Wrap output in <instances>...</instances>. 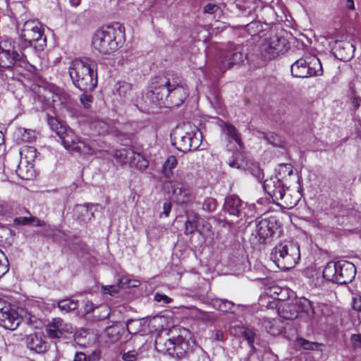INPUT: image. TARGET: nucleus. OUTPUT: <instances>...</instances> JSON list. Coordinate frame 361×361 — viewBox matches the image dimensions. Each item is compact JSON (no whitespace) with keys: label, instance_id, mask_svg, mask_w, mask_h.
<instances>
[{"label":"nucleus","instance_id":"obj_1","mask_svg":"<svg viewBox=\"0 0 361 361\" xmlns=\"http://www.w3.org/2000/svg\"><path fill=\"white\" fill-rule=\"evenodd\" d=\"M188 94L180 78L173 79L164 76L152 78L146 97L153 104L161 106L164 100L169 98L171 102L178 106L183 102Z\"/></svg>","mask_w":361,"mask_h":361},{"label":"nucleus","instance_id":"obj_2","mask_svg":"<svg viewBox=\"0 0 361 361\" xmlns=\"http://www.w3.org/2000/svg\"><path fill=\"white\" fill-rule=\"evenodd\" d=\"M97 64L90 58L75 59L69 67V75L74 85L85 92L92 91L97 85Z\"/></svg>","mask_w":361,"mask_h":361},{"label":"nucleus","instance_id":"obj_3","mask_svg":"<svg viewBox=\"0 0 361 361\" xmlns=\"http://www.w3.org/2000/svg\"><path fill=\"white\" fill-rule=\"evenodd\" d=\"M125 40L124 27L119 23L102 27L92 37V46L102 54L115 52Z\"/></svg>","mask_w":361,"mask_h":361},{"label":"nucleus","instance_id":"obj_4","mask_svg":"<svg viewBox=\"0 0 361 361\" xmlns=\"http://www.w3.org/2000/svg\"><path fill=\"white\" fill-rule=\"evenodd\" d=\"M20 39L18 49H22L24 51L27 48L32 47L36 51H41L47 47L44 28L37 20H29L25 22L20 32Z\"/></svg>","mask_w":361,"mask_h":361},{"label":"nucleus","instance_id":"obj_5","mask_svg":"<svg viewBox=\"0 0 361 361\" xmlns=\"http://www.w3.org/2000/svg\"><path fill=\"white\" fill-rule=\"evenodd\" d=\"M197 131V128L190 122L178 124L171 133L172 145L183 152L197 149L200 146Z\"/></svg>","mask_w":361,"mask_h":361},{"label":"nucleus","instance_id":"obj_6","mask_svg":"<svg viewBox=\"0 0 361 361\" xmlns=\"http://www.w3.org/2000/svg\"><path fill=\"white\" fill-rule=\"evenodd\" d=\"M271 259L281 269L293 268L300 259L298 244L293 241L280 243L272 250Z\"/></svg>","mask_w":361,"mask_h":361},{"label":"nucleus","instance_id":"obj_7","mask_svg":"<svg viewBox=\"0 0 361 361\" xmlns=\"http://www.w3.org/2000/svg\"><path fill=\"white\" fill-rule=\"evenodd\" d=\"M323 277L328 281L338 284H347L351 282L356 275L355 265L348 261L329 262L322 271Z\"/></svg>","mask_w":361,"mask_h":361},{"label":"nucleus","instance_id":"obj_8","mask_svg":"<svg viewBox=\"0 0 361 361\" xmlns=\"http://www.w3.org/2000/svg\"><path fill=\"white\" fill-rule=\"evenodd\" d=\"M252 228V235L259 243H267L280 228L275 216H259L249 224Z\"/></svg>","mask_w":361,"mask_h":361},{"label":"nucleus","instance_id":"obj_9","mask_svg":"<svg viewBox=\"0 0 361 361\" xmlns=\"http://www.w3.org/2000/svg\"><path fill=\"white\" fill-rule=\"evenodd\" d=\"M323 68L320 60L315 55H305L291 66V74L295 78H308L321 75Z\"/></svg>","mask_w":361,"mask_h":361},{"label":"nucleus","instance_id":"obj_10","mask_svg":"<svg viewBox=\"0 0 361 361\" xmlns=\"http://www.w3.org/2000/svg\"><path fill=\"white\" fill-rule=\"evenodd\" d=\"M66 137L64 142L66 145V149L80 154L94 155L98 152L106 149V144L102 141L90 140L85 142L78 135H71Z\"/></svg>","mask_w":361,"mask_h":361},{"label":"nucleus","instance_id":"obj_11","mask_svg":"<svg viewBox=\"0 0 361 361\" xmlns=\"http://www.w3.org/2000/svg\"><path fill=\"white\" fill-rule=\"evenodd\" d=\"M263 187L266 192L271 197L274 202L282 200L283 207L289 209L293 208L297 204L298 197L293 200L289 198V195L286 194V189L283 182L278 176L265 180Z\"/></svg>","mask_w":361,"mask_h":361},{"label":"nucleus","instance_id":"obj_12","mask_svg":"<svg viewBox=\"0 0 361 361\" xmlns=\"http://www.w3.org/2000/svg\"><path fill=\"white\" fill-rule=\"evenodd\" d=\"M243 49V47L240 44L230 43L219 56L217 63L219 71L224 73L234 65L242 63L245 58Z\"/></svg>","mask_w":361,"mask_h":361},{"label":"nucleus","instance_id":"obj_13","mask_svg":"<svg viewBox=\"0 0 361 361\" xmlns=\"http://www.w3.org/2000/svg\"><path fill=\"white\" fill-rule=\"evenodd\" d=\"M20 54L18 52L16 47H13V50L3 49L0 47V67L9 69L13 66H20L27 68L32 66L29 64L27 60V56L22 49H18Z\"/></svg>","mask_w":361,"mask_h":361},{"label":"nucleus","instance_id":"obj_14","mask_svg":"<svg viewBox=\"0 0 361 361\" xmlns=\"http://www.w3.org/2000/svg\"><path fill=\"white\" fill-rule=\"evenodd\" d=\"M287 44L286 38L274 35L265 39L262 46V54L266 59L271 60L284 52L287 49Z\"/></svg>","mask_w":361,"mask_h":361},{"label":"nucleus","instance_id":"obj_15","mask_svg":"<svg viewBox=\"0 0 361 361\" xmlns=\"http://www.w3.org/2000/svg\"><path fill=\"white\" fill-rule=\"evenodd\" d=\"M189 338H190V332L185 328L180 329L178 336L169 338V344L171 345V347L167 348L168 353L176 354L177 356L185 353L190 349Z\"/></svg>","mask_w":361,"mask_h":361},{"label":"nucleus","instance_id":"obj_16","mask_svg":"<svg viewBox=\"0 0 361 361\" xmlns=\"http://www.w3.org/2000/svg\"><path fill=\"white\" fill-rule=\"evenodd\" d=\"M0 325L6 329L15 330L21 322L17 312L10 305L0 302Z\"/></svg>","mask_w":361,"mask_h":361},{"label":"nucleus","instance_id":"obj_17","mask_svg":"<svg viewBox=\"0 0 361 361\" xmlns=\"http://www.w3.org/2000/svg\"><path fill=\"white\" fill-rule=\"evenodd\" d=\"M172 188L173 197L178 204H188L194 200L193 192L187 184L174 183L172 185Z\"/></svg>","mask_w":361,"mask_h":361},{"label":"nucleus","instance_id":"obj_18","mask_svg":"<svg viewBox=\"0 0 361 361\" xmlns=\"http://www.w3.org/2000/svg\"><path fill=\"white\" fill-rule=\"evenodd\" d=\"M47 122L51 130L54 131L61 140V144L66 149V145H65L64 140L68 136L75 135L74 133L69 130H67L66 125L58 118L48 115Z\"/></svg>","mask_w":361,"mask_h":361},{"label":"nucleus","instance_id":"obj_19","mask_svg":"<svg viewBox=\"0 0 361 361\" xmlns=\"http://www.w3.org/2000/svg\"><path fill=\"white\" fill-rule=\"evenodd\" d=\"M244 207L245 203L235 195L227 196L223 207L225 212L236 217L240 216Z\"/></svg>","mask_w":361,"mask_h":361},{"label":"nucleus","instance_id":"obj_20","mask_svg":"<svg viewBox=\"0 0 361 361\" xmlns=\"http://www.w3.org/2000/svg\"><path fill=\"white\" fill-rule=\"evenodd\" d=\"M70 325L64 323L61 319L54 318L47 326L46 331L50 338H59L63 333L70 331Z\"/></svg>","mask_w":361,"mask_h":361},{"label":"nucleus","instance_id":"obj_21","mask_svg":"<svg viewBox=\"0 0 361 361\" xmlns=\"http://www.w3.org/2000/svg\"><path fill=\"white\" fill-rule=\"evenodd\" d=\"M218 125L228 137L229 141H234L240 148H243V143L240 135L234 126L226 123L224 121H219Z\"/></svg>","mask_w":361,"mask_h":361},{"label":"nucleus","instance_id":"obj_22","mask_svg":"<svg viewBox=\"0 0 361 361\" xmlns=\"http://www.w3.org/2000/svg\"><path fill=\"white\" fill-rule=\"evenodd\" d=\"M27 347L36 353H43L47 351V344L37 334H30L26 338Z\"/></svg>","mask_w":361,"mask_h":361},{"label":"nucleus","instance_id":"obj_23","mask_svg":"<svg viewBox=\"0 0 361 361\" xmlns=\"http://www.w3.org/2000/svg\"><path fill=\"white\" fill-rule=\"evenodd\" d=\"M22 164L19 162V159L18 157H16L13 159V164L10 165L8 164L7 168L11 171H15L16 175L25 180H29L33 176V169L32 166L29 168L25 169L22 166Z\"/></svg>","mask_w":361,"mask_h":361},{"label":"nucleus","instance_id":"obj_24","mask_svg":"<svg viewBox=\"0 0 361 361\" xmlns=\"http://www.w3.org/2000/svg\"><path fill=\"white\" fill-rule=\"evenodd\" d=\"M336 49L338 54L341 56V59L343 61L350 59L353 56L355 50V45L348 41L337 42Z\"/></svg>","mask_w":361,"mask_h":361},{"label":"nucleus","instance_id":"obj_25","mask_svg":"<svg viewBox=\"0 0 361 361\" xmlns=\"http://www.w3.org/2000/svg\"><path fill=\"white\" fill-rule=\"evenodd\" d=\"M93 207L94 206L89 204L84 205L78 204L75 208V213L80 221L87 223L93 217Z\"/></svg>","mask_w":361,"mask_h":361},{"label":"nucleus","instance_id":"obj_26","mask_svg":"<svg viewBox=\"0 0 361 361\" xmlns=\"http://www.w3.org/2000/svg\"><path fill=\"white\" fill-rule=\"evenodd\" d=\"M25 213L28 214L29 216H18L13 219V224L16 226H42L43 222L41 220L30 214L29 210L26 209Z\"/></svg>","mask_w":361,"mask_h":361},{"label":"nucleus","instance_id":"obj_27","mask_svg":"<svg viewBox=\"0 0 361 361\" xmlns=\"http://www.w3.org/2000/svg\"><path fill=\"white\" fill-rule=\"evenodd\" d=\"M280 317L284 319L293 320L298 317V307L294 304H287L279 310Z\"/></svg>","mask_w":361,"mask_h":361},{"label":"nucleus","instance_id":"obj_28","mask_svg":"<svg viewBox=\"0 0 361 361\" xmlns=\"http://www.w3.org/2000/svg\"><path fill=\"white\" fill-rule=\"evenodd\" d=\"M132 89V84L125 81L118 82L114 87V94L119 96L122 99L126 100L130 97Z\"/></svg>","mask_w":361,"mask_h":361},{"label":"nucleus","instance_id":"obj_29","mask_svg":"<svg viewBox=\"0 0 361 361\" xmlns=\"http://www.w3.org/2000/svg\"><path fill=\"white\" fill-rule=\"evenodd\" d=\"M129 152L131 154L130 158L129 159V164L131 166H135L140 170L145 169L148 166V160L141 154L135 152L133 150V152Z\"/></svg>","mask_w":361,"mask_h":361},{"label":"nucleus","instance_id":"obj_30","mask_svg":"<svg viewBox=\"0 0 361 361\" xmlns=\"http://www.w3.org/2000/svg\"><path fill=\"white\" fill-rule=\"evenodd\" d=\"M209 304L215 309L221 312H231L235 305L233 302L225 299L214 298L212 299Z\"/></svg>","mask_w":361,"mask_h":361},{"label":"nucleus","instance_id":"obj_31","mask_svg":"<svg viewBox=\"0 0 361 361\" xmlns=\"http://www.w3.org/2000/svg\"><path fill=\"white\" fill-rule=\"evenodd\" d=\"M199 216L195 213H190L187 214V220L185 223V234H192L195 232L197 228Z\"/></svg>","mask_w":361,"mask_h":361},{"label":"nucleus","instance_id":"obj_32","mask_svg":"<svg viewBox=\"0 0 361 361\" xmlns=\"http://www.w3.org/2000/svg\"><path fill=\"white\" fill-rule=\"evenodd\" d=\"M78 300L71 298H65L58 302V307L61 312L66 313L75 310L78 308Z\"/></svg>","mask_w":361,"mask_h":361},{"label":"nucleus","instance_id":"obj_33","mask_svg":"<svg viewBox=\"0 0 361 361\" xmlns=\"http://www.w3.org/2000/svg\"><path fill=\"white\" fill-rule=\"evenodd\" d=\"M129 152H133V149L125 148L116 149L114 156L116 161L121 164L129 163V159L131 156Z\"/></svg>","mask_w":361,"mask_h":361},{"label":"nucleus","instance_id":"obj_34","mask_svg":"<svg viewBox=\"0 0 361 361\" xmlns=\"http://www.w3.org/2000/svg\"><path fill=\"white\" fill-rule=\"evenodd\" d=\"M178 161L175 156L171 155L169 157L163 165V173L164 175L169 177L171 173L172 169L176 167Z\"/></svg>","mask_w":361,"mask_h":361},{"label":"nucleus","instance_id":"obj_35","mask_svg":"<svg viewBox=\"0 0 361 361\" xmlns=\"http://www.w3.org/2000/svg\"><path fill=\"white\" fill-rule=\"evenodd\" d=\"M9 270V262L4 252L0 249V279Z\"/></svg>","mask_w":361,"mask_h":361},{"label":"nucleus","instance_id":"obj_36","mask_svg":"<svg viewBox=\"0 0 361 361\" xmlns=\"http://www.w3.org/2000/svg\"><path fill=\"white\" fill-rule=\"evenodd\" d=\"M293 173V166L290 164H281L278 168L279 178H283L286 176H290Z\"/></svg>","mask_w":361,"mask_h":361},{"label":"nucleus","instance_id":"obj_37","mask_svg":"<svg viewBox=\"0 0 361 361\" xmlns=\"http://www.w3.org/2000/svg\"><path fill=\"white\" fill-rule=\"evenodd\" d=\"M297 343L305 350H316L319 345L318 343L310 341L302 338H298Z\"/></svg>","mask_w":361,"mask_h":361},{"label":"nucleus","instance_id":"obj_38","mask_svg":"<svg viewBox=\"0 0 361 361\" xmlns=\"http://www.w3.org/2000/svg\"><path fill=\"white\" fill-rule=\"evenodd\" d=\"M217 207L216 200L213 197H207L202 203V209L207 212L215 211Z\"/></svg>","mask_w":361,"mask_h":361},{"label":"nucleus","instance_id":"obj_39","mask_svg":"<svg viewBox=\"0 0 361 361\" xmlns=\"http://www.w3.org/2000/svg\"><path fill=\"white\" fill-rule=\"evenodd\" d=\"M299 305L301 306L300 311L305 312L307 315H313L314 314L312 303L309 300L306 298L300 299Z\"/></svg>","mask_w":361,"mask_h":361},{"label":"nucleus","instance_id":"obj_40","mask_svg":"<svg viewBox=\"0 0 361 361\" xmlns=\"http://www.w3.org/2000/svg\"><path fill=\"white\" fill-rule=\"evenodd\" d=\"M127 330L131 334H136L141 329V322L139 320H128L127 322Z\"/></svg>","mask_w":361,"mask_h":361},{"label":"nucleus","instance_id":"obj_41","mask_svg":"<svg viewBox=\"0 0 361 361\" xmlns=\"http://www.w3.org/2000/svg\"><path fill=\"white\" fill-rule=\"evenodd\" d=\"M91 128H94L99 134H103L109 131V126L104 121L94 122L91 123Z\"/></svg>","mask_w":361,"mask_h":361},{"label":"nucleus","instance_id":"obj_42","mask_svg":"<svg viewBox=\"0 0 361 361\" xmlns=\"http://www.w3.org/2000/svg\"><path fill=\"white\" fill-rule=\"evenodd\" d=\"M140 357V354L135 350L123 351L122 353V359L124 361H135Z\"/></svg>","mask_w":361,"mask_h":361},{"label":"nucleus","instance_id":"obj_43","mask_svg":"<svg viewBox=\"0 0 361 361\" xmlns=\"http://www.w3.org/2000/svg\"><path fill=\"white\" fill-rule=\"evenodd\" d=\"M80 99L83 106L85 109H89L92 102V96L91 94H82Z\"/></svg>","mask_w":361,"mask_h":361},{"label":"nucleus","instance_id":"obj_44","mask_svg":"<svg viewBox=\"0 0 361 361\" xmlns=\"http://www.w3.org/2000/svg\"><path fill=\"white\" fill-rule=\"evenodd\" d=\"M243 335L248 343L252 345L255 341V333L253 330L245 329L243 331Z\"/></svg>","mask_w":361,"mask_h":361},{"label":"nucleus","instance_id":"obj_45","mask_svg":"<svg viewBox=\"0 0 361 361\" xmlns=\"http://www.w3.org/2000/svg\"><path fill=\"white\" fill-rule=\"evenodd\" d=\"M154 300L157 302H162L164 304H169L172 301V299L166 295L156 293L154 295Z\"/></svg>","mask_w":361,"mask_h":361},{"label":"nucleus","instance_id":"obj_46","mask_svg":"<svg viewBox=\"0 0 361 361\" xmlns=\"http://www.w3.org/2000/svg\"><path fill=\"white\" fill-rule=\"evenodd\" d=\"M352 307L355 311L361 312V295H357L353 298Z\"/></svg>","mask_w":361,"mask_h":361},{"label":"nucleus","instance_id":"obj_47","mask_svg":"<svg viewBox=\"0 0 361 361\" xmlns=\"http://www.w3.org/2000/svg\"><path fill=\"white\" fill-rule=\"evenodd\" d=\"M352 108L355 111H361V98L354 97L352 99Z\"/></svg>","mask_w":361,"mask_h":361},{"label":"nucleus","instance_id":"obj_48","mask_svg":"<svg viewBox=\"0 0 361 361\" xmlns=\"http://www.w3.org/2000/svg\"><path fill=\"white\" fill-rule=\"evenodd\" d=\"M219 6L216 4H207L204 7V13H209V14H213L216 12L218 10Z\"/></svg>","mask_w":361,"mask_h":361},{"label":"nucleus","instance_id":"obj_49","mask_svg":"<svg viewBox=\"0 0 361 361\" xmlns=\"http://www.w3.org/2000/svg\"><path fill=\"white\" fill-rule=\"evenodd\" d=\"M351 342L355 347H361V334H353Z\"/></svg>","mask_w":361,"mask_h":361},{"label":"nucleus","instance_id":"obj_50","mask_svg":"<svg viewBox=\"0 0 361 361\" xmlns=\"http://www.w3.org/2000/svg\"><path fill=\"white\" fill-rule=\"evenodd\" d=\"M103 289L104 293H109L111 295L118 292V287L114 286H105Z\"/></svg>","mask_w":361,"mask_h":361},{"label":"nucleus","instance_id":"obj_51","mask_svg":"<svg viewBox=\"0 0 361 361\" xmlns=\"http://www.w3.org/2000/svg\"><path fill=\"white\" fill-rule=\"evenodd\" d=\"M191 310L196 312L195 316L199 319H204L207 316V313L202 310H200L195 307H192Z\"/></svg>","mask_w":361,"mask_h":361},{"label":"nucleus","instance_id":"obj_52","mask_svg":"<svg viewBox=\"0 0 361 361\" xmlns=\"http://www.w3.org/2000/svg\"><path fill=\"white\" fill-rule=\"evenodd\" d=\"M171 210V204L170 202H165L163 205V214L165 216H169Z\"/></svg>","mask_w":361,"mask_h":361},{"label":"nucleus","instance_id":"obj_53","mask_svg":"<svg viewBox=\"0 0 361 361\" xmlns=\"http://www.w3.org/2000/svg\"><path fill=\"white\" fill-rule=\"evenodd\" d=\"M94 305L91 301H87L84 307L85 313L88 314L94 310Z\"/></svg>","mask_w":361,"mask_h":361},{"label":"nucleus","instance_id":"obj_54","mask_svg":"<svg viewBox=\"0 0 361 361\" xmlns=\"http://www.w3.org/2000/svg\"><path fill=\"white\" fill-rule=\"evenodd\" d=\"M228 164L230 167L235 169H240L242 166V164L240 163L237 159L229 160Z\"/></svg>","mask_w":361,"mask_h":361},{"label":"nucleus","instance_id":"obj_55","mask_svg":"<svg viewBox=\"0 0 361 361\" xmlns=\"http://www.w3.org/2000/svg\"><path fill=\"white\" fill-rule=\"evenodd\" d=\"M344 7L348 11H353L355 9L354 0H345Z\"/></svg>","mask_w":361,"mask_h":361},{"label":"nucleus","instance_id":"obj_56","mask_svg":"<svg viewBox=\"0 0 361 361\" xmlns=\"http://www.w3.org/2000/svg\"><path fill=\"white\" fill-rule=\"evenodd\" d=\"M74 361H87V356L82 352L76 353Z\"/></svg>","mask_w":361,"mask_h":361},{"label":"nucleus","instance_id":"obj_57","mask_svg":"<svg viewBox=\"0 0 361 361\" xmlns=\"http://www.w3.org/2000/svg\"><path fill=\"white\" fill-rule=\"evenodd\" d=\"M99 355L97 352H93L88 357H87V361H99Z\"/></svg>","mask_w":361,"mask_h":361},{"label":"nucleus","instance_id":"obj_58","mask_svg":"<svg viewBox=\"0 0 361 361\" xmlns=\"http://www.w3.org/2000/svg\"><path fill=\"white\" fill-rule=\"evenodd\" d=\"M224 338L223 331L221 330H217L215 333V340L216 341H222Z\"/></svg>","mask_w":361,"mask_h":361},{"label":"nucleus","instance_id":"obj_59","mask_svg":"<svg viewBox=\"0 0 361 361\" xmlns=\"http://www.w3.org/2000/svg\"><path fill=\"white\" fill-rule=\"evenodd\" d=\"M69 3L73 7H77L80 4L81 0H69Z\"/></svg>","mask_w":361,"mask_h":361},{"label":"nucleus","instance_id":"obj_60","mask_svg":"<svg viewBox=\"0 0 361 361\" xmlns=\"http://www.w3.org/2000/svg\"><path fill=\"white\" fill-rule=\"evenodd\" d=\"M6 205L4 201L0 200V213L4 212L6 210Z\"/></svg>","mask_w":361,"mask_h":361},{"label":"nucleus","instance_id":"obj_61","mask_svg":"<svg viewBox=\"0 0 361 361\" xmlns=\"http://www.w3.org/2000/svg\"><path fill=\"white\" fill-rule=\"evenodd\" d=\"M4 142V136L1 131H0V147L3 146Z\"/></svg>","mask_w":361,"mask_h":361},{"label":"nucleus","instance_id":"obj_62","mask_svg":"<svg viewBox=\"0 0 361 361\" xmlns=\"http://www.w3.org/2000/svg\"><path fill=\"white\" fill-rule=\"evenodd\" d=\"M165 345H166V350L167 351V348H168L169 347H171V345H169V340L167 341V342L166 343V344H165Z\"/></svg>","mask_w":361,"mask_h":361},{"label":"nucleus","instance_id":"obj_63","mask_svg":"<svg viewBox=\"0 0 361 361\" xmlns=\"http://www.w3.org/2000/svg\"><path fill=\"white\" fill-rule=\"evenodd\" d=\"M29 150L30 151V152H35V149L34 147H30Z\"/></svg>","mask_w":361,"mask_h":361},{"label":"nucleus","instance_id":"obj_64","mask_svg":"<svg viewBox=\"0 0 361 361\" xmlns=\"http://www.w3.org/2000/svg\"><path fill=\"white\" fill-rule=\"evenodd\" d=\"M274 288V289H276V290L274 291V293H277V294H278L279 293H278L277 290H278L279 288Z\"/></svg>","mask_w":361,"mask_h":361}]
</instances>
